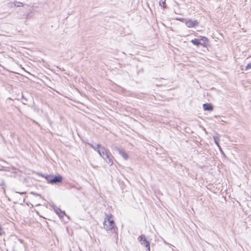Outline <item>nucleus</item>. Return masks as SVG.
<instances>
[{
  "label": "nucleus",
  "instance_id": "1",
  "mask_svg": "<svg viewBox=\"0 0 251 251\" xmlns=\"http://www.w3.org/2000/svg\"><path fill=\"white\" fill-rule=\"evenodd\" d=\"M103 227L106 230L115 229L116 226L111 215H106L104 222Z\"/></svg>",
  "mask_w": 251,
  "mask_h": 251
},
{
  "label": "nucleus",
  "instance_id": "2",
  "mask_svg": "<svg viewBox=\"0 0 251 251\" xmlns=\"http://www.w3.org/2000/svg\"><path fill=\"white\" fill-rule=\"evenodd\" d=\"M47 179L49 182L51 183H56L61 182L62 180V177L59 175L54 176H48L47 177Z\"/></svg>",
  "mask_w": 251,
  "mask_h": 251
},
{
  "label": "nucleus",
  "instance_id": "3",
  "mask_svg": "<svg viewBox=\"0 0 251 251\" xmlns=\"http://www.w3.org/2000/svg\"><path fill=\"white\" fill-rule=\"evenodd\" d=\"M98 147L99 149H98L97 152L102 158L105 157V156L109 152V151L104 147L100 145H98Z\"/></svg>",
  "mask_w": 251,
  "mask_h": 251
},
{
  "label": "nucleus",
  "instance_id": "4",
  "mask_svg": "<svg viewBox=\"0 0 251 251\" xmlns=\"http://www.w3.org/2000/svg\"><path fill=\"white\" fill-rule=\"evenodd\" d=\"M103 159L110 166L113 165L114 159L110 151L108 152V153L105 156V157H103Z\"/></svg>",
  "mask_w": 251,
  "mask_h": 251
},
{
  "label": "nucleus",
  "instance_id": "5",
  "mask_svg": "<svg viewBox=\"0 0 251 251\" xmlns=\"http://www.w3.org/2000/svg\"><path fill=\"white\" fill-rule=\"evenodd\" d=\"M141 244L146 246L147 248V250L150 251V247L149 242L147 240L144 235H141L139 238Z\"/></svg>",
  "mask_w": 251,
  "mask_h": 251
},
{
  "label": "nucleus",
  "instance_id": "6",
  "mask_svg": "<svg viewBox=\"0 0 251 251\" xmlns=\"http://www.w3.org/2000/svg\"><path fill=\"white\" fill-rule=\"evenodd\" d=\"M186 26L188 27H194L198 25L196 20H189L185 22Z\"/></svg>",
  "mask_w": 251,
  "mask_h": 251
},
{
  "label": "nucleus",
  "instance_id": "7",
  "mask_svg": "<svg viewBox=\"0 0 251 251\" xmlns=\"http://www.w3.org/2000/svg\"><path fill=\"white\" fill-rule=\"evenodd\" d=\"M120 154L122 155V156L126 160H127L128 159V154L125 152L124 150L119 149H117Z\"/></svg>",
  "mask_w": 251,
  "mask_h": 251
},
{
  "label": "nucleus",
  "instance_id": "8",
  "mask_svg": "<svg viewBox=\"0 0 251 251\" xmlns=\"http://www.w3.org/2000/svg\"><path fill=\"white\" fill-rule=\"evenodd\" d=\"M199 42L200 45H202L203 47L206 46L207 44L208 40L206 38L204 37H201V39H199Z\"/></svg>",
  "mask_w": 251,
  "mask_h": 251
},
{
  "label": "nucleus",
  "instance_id": "9",
  "mask_svg": "<svg viewBox=\"0 0 251 251\" xmlns=\"http://www.w3.org/2000/svg\"><path fill=\"white\" fill-rule=\"evenodd\" d=\"M213 138H214V142H215V144L218 146V147L219 148L220 151H222V149H221V148L219 145V135L217 134L216 135L214 136Z\"/></svg>",
  "mask_w": 251,
  "mask_h": 251
},
{
  "label": "nucleus",
  "instance_id": "10",
  "mask_svg": "<svg viewBox=\"0 0 251 251\" xmlns=\"http://www.w3.org/2000/svg\"><path fill=\"white\" fill-rule=\"evenodd\" d=\"M203 108L204 110L212 111L213 110L212 106L209 103H205L203 104Z\"/></svg>",
  "mask_w": 251,
  "mask_h": 251
},
{
  "label": "nucleus",
  "instance_id": "11",
  "mask_svg": "<svg viewBox=\"0 0 251 251\" xmlns=\"http://www.w3.org/2000/svg\"><path fill=\"white\" fill-rule=\"evenodd\" d=\"M55 212L60 217H63L64 215H65V213L64 211H62L59 208H55Z\"/></svg>",
  "mask_w": 251,
  "mask_h": 251
},
{
  "label": "nucleus",
  "instance_id": "12",
  "mask_svg": "<svg viewBox=\"0 0 251 251\" xmlns=\"http://www.w3.org/2000/svg\"><path fill=\"white\" fill-rule=\"evenodd\" d=\"M191 43H193L194 45L196 46H199L200 45V42H199V39H193L191 41Z\"/></svg>",
  "mask_w": 251,
  "mask_h": 251
},
{
  "label": "nucleus",
  "instance_id": "13",
  "mask_svg": "<svg viewBox=\"0 0 251 251\" xmlns=\"http://www.w3.org/2000/svg\"><path fill=\"white\" fill-rule=\"evenodd\" d=\"M89 146L92 148L93 149H94L95 151L97 152L98 149H99L98 145L97 144V146H94L93 145L91 144H88Z\"/></svg>",
  "mask_w": 251,
  "mask_h": 251
},
{
  "label": "nucleus",
  "instance_id": "14",
  "mask_svg": "<svg viewBox=\"0 0 251 251\" xmlns=\"http://www.w3.org/2000/svg\"><path fill=\"white\" fill-rule=\"evenodd\" d=\"M166 0H160L159 1V5L164 7H166Z\"/></svg>",
  "mask_w": 251,
  "mask_h": 251
},
{
  "label": "nucleus",
  "instance_id": "15",
  "mask_svg": "<svg viewBox=\"0 0 251 251\" xmlns=\"http://www.w3.org/2000/svg\"><path fill=\"white\" fill-rule=\"evenodd\" d=\"M250 69H251V63H250L247 65V66L246 67L245 70H248Z\"/></svg>",
  "mask_w": 251,
  "mask_h": 251
},
{
  "label": "nucleus",
  "instance_id": "16",
  "mask_svg": "<svg viewBox=\"0 0 251 251\" xmlns=\"http://www.w3.org/2000/svg\"><path fill=\"white\" fill-rule=\"evenodd\" d=\"M165 244H167V245H168V244H168L167 242H166V241H165Z\"/></svg>",
  "mask_w": 251,
  "mask_h": 251
}]
</instances>
